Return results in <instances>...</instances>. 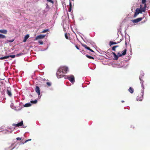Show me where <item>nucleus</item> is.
<instances>
[{"instance_id":"29","label":"nucleus","mask_w":150,"mask_h":150,"mask_svg":"<svg viewBox=\"0 0 150 150\" xmlns=\"http://www.w3.org/2000/svg\"><path fill=\"white\" fill-rule=\"evenodd\" d=\"M23 54V53H19L16 54V56L17 57H19L21 56Z\"/></svg>"},{"instance_id":"19","label":"nucleus","mask_w":150,"mask_h":150,"mask_svg":"<svg viewBox=\"0 0 150 150\" xmlns=\"http://www.w3.org/2000/svg\"><path fill=\"white\" fill-rule=\"evenodd\" d=\"M86 56L88 58L90 59H94V57H92V56H89V55H86Z\"/></svg>"},{"instance_id":"14","label":"nucleus","mask_w":150,"mask_h":150,"mask_svg":"<svg viewBox=\"0 0 150 150\" xmlns=\"http://www.w3.org/2000/svg\"><path fill=\"white\" fill-rule=\"evenodd\" d=\"M127 50L126 49H125L122 51L121 52V54L122 55H125L126 53Z\"/></svg>"},{"instance_id":"18","label":"nucleus","mask_w":150,"mask_h":150,"mask_svg":"<svg viewBox=\"0 0 150 150\" xmlns=\"http://www.w3.org/2000/svg\"><path fill=\"white\" fill-rule=\"evenodd\" d=\"M8 58V57L6 56L4 57H2L0 58V59H6Z\"/></svg>"},{"instance_id":"28","label":"nucleus","mask_w":150,"mask_h":150,"mask_svg":"<svg viewBox=\"0 0 150 150\" xmlns=\"http://www.w3.org/2000/svg\"><path fill=\"white\" fill-rule=\"evenodd\" d=\"M47 84L49 86H50L51 85V83L49 82H47Z\"/></svg>"},{"instance_id":"24","label":"nucleus","mask_w":150,"mask_h":150,"mask_svg":"<svg viewBox=\"0 0 150 150\" xmlns=\"http://www.w3.org/2000/svg\"><path fill=\"white\" fill-rule=\"evenodd\" d=\"M82 46H83V47H84V48H85L86 49H87V48H88V47L86 45L82 44Z\"/></svg>"},{"instance_id":"34","label":"nucleus","mask_w":150,"mask_h":150,"mask_svg":"<svg viewBox=\"0 0 150 150\" xmlns=\"http://www.w3.org/2000/svg\"><path fill=\"white\" fill-rule=\"evenodd\" d=\"M13 103H11L10 105L11 107L13 109Z\"/></svg>"},{"instance_id":"3","label":"nucleus","mask_w":150,"mask_h":150,"mask_svg":"<svg viewBox=\"0 0 150 150\" xmlns=\"http://www.w3.org/2000/svg\"><path fill=\"white\" fill-rule=\"evenodd\" d=\"M144 88H142V90L140 95H139L137 98V101H141L143 99L144 94Z\"/></svg>"},{"instance_id":"8","label":"nucleus","mask_w":150,"mask_h":150,"mask_svg":"<svg viewBox=\"0 0 150 150\" xmlns=\"http://www.w3.org/2000/svg\"><path fill=\"white\" fill-rule=\"evenodd\" d=\"M35 91L37 93L38 95H40V91L39 87L38 86H36L35 88Z\"/></svg>"},{"instance_id":"41","label":"nucleus","mask_w":150,"mask_h":150,"mask_svg":"<svg viewBox=\"0 0 150 150\" xmlns=\"http://www.w3.org/2000/svg\"><path fill=\"white\" fill-rule=\"evenodd\" d=\"M121 102H122V103H124V102H125L124 101V100H122L121 101Z\"/></svg>"},{"instance_id":"42","label":"nucleus","mask_w":150,"mask_h":150,"mask_svg":"<svg viewBox=\"0 0 150 150\" xmlns=\"http://www.w3.org/2000/svg\"><path fill=\"white\" fill-rule=\"evenodd\" d=\"M125 44L126 45V44H127V42H126V40H125Z\"/></svg>"},{"instance_id":"35","label":"nucleus","mask_w":150,"mask_h":150,"mask_svg":"<svg viewBox=\"0 0 150 150\" xmlns=\"http://www.w3.org/2000/svg\"><path fill=\"white\" fill-rule=\"evenodd\" d=\"M31 139H30L27 140H26L25 142V143H26L28 141L31 140Z\"/></svg>"},{"instance_id":"36","label":"nucleus","mask_w":150,"mask_h":150,"mask_svg":"<svg viewBox=\"0 0 150 150\" xmlns=\"http://www.w3.org/2000/svg\"><path fill=\"white\" fill-rule=\"evenodd\" d=\"M14 40H8V41L9 42H13L14 41Z\"/></svg>"},{"instance_id":"20","label":"nucleus","mask_w":150,"mask_h":150,"mask_svg":"<svg viewBox=\"0 0 150 150\" xmlns=\"http://www.w3.org/2000/svg\"><path fill=\"white\" fill-rule=\"evenodd\" d=\"M37 100H35L34 101L31 100L30 101L31 103H32L33 104H36L37 103Z\"/></svg>"},{"instance_id":"27","label":"nucleus","mask_w":150,"mask_h":150,"mask_svg":"<svg viewBox=\"0 0 150 150\" xmlns=\"http://www.w3.org/2000/svg\"><path fill=\"white\" fill-rule=\"evenodd\" d=\"M12 125L13 126H15L16 127H18V123L17 124H12Z\"/></svg>"},{"instance_id":"2","label":"nucleus","mask_w":150,"mask_h":150,"mask_svg":"<svg viewBox=\"0 0 150 150\" xmlns=\"http://www.w3.org/2000/svg\"><path fill=\"white\" fill-rule=\"evenodd\" d=\"M146 0H142V4L140 5V7L136 9L134 17H136L139 13H142V12L145 11L146 8Z\"/></svg>"},{"instance_id":"16","label":"nucleus","mask_w":150,"mask_h":150,"mask_svg":"<svg viewBox=\"0 0 150 150\" xmlns=\"http://www.w3.org/2000/svg\"><path fill=\"white\" fill-rule=\"evenodd\" d=\"M6 38V36L3 34H0V38Z\"/></svg>"},{"instance_id":"43","label":"nucleus","mask_w":150,"mask_h":150,"mask_svg":"<svg viewBox=\"0 0 150 150\" xmlns=\"http://www.w3.org/2000/svg\"><path fill=\"white\" fill-rule=\"evenodd\" d=\"M14 147H13V148H12L11 149V150H12V149H14Z\"/></svg>"},{"instance_id":"12","label":"nucleus","mask_w":150,"mask_h":150,"mask_svg":"<svg viewBox=\"0 0 150 150\" xmlns=\"http://www.w3.org/2000/svg\"><path fill=\"white\" fill-rule=\"evenodd\" d=\"M112 54L114 56V59L115 60H117L118 59L117 55L115 52H113Z\"/></svg>"},{"instance_id":"4","label":"nucleus","mask_w":150,"mask_h":150,"mask_svg":"<svg viewBox=\"0 0 150 150\" xmlns=\"http://www.w3.org/2000/svg\"><path fill=\"white\" fill-rule=\"evenodd\" d=\"M144 74L143 72V71H141V75L139 77V79L140 81V83L141 84V86L142 88H144V85H143L144 81H143L142 78L144 76Z\"/></svg>"},{"instance_id":"44","label":"nucleus","mask_w":150,"mask_h":150,"mask_svg":"<svg viewBox=\"0 0 150 150\" xmlns=\"http://www.w3.org/2000/svg\"><path fill=\"white\" fill-rule=\"evenodd\" d=\"M72 1H73L74 0H72Z\"/></svg>"},{"instance_id":"6","label":"nucleus","mask_w":150,"mask_h":150,"mask_svg":"<svg viewBox=\"0 0 150 150\" xmlns=\"http://www.w3.org/2000/svg\"><path fill=\"white\" fill-rule=\"evenodd\" d=\"M142 19V18H139L137 19L132 20L133 23H138L141 21Z\"/></svg>"},{"instance_id":"40","label":"nucleus","mask_w":150,"mask_h":150,"mask_svg":"<svg viewBox=\"0 0 150 150\" xmlns=\"http://www.w3.org/2000/svg\"><path fill=\"white\" fill-rule=\"evenodd\" d=\"M71 42L72 44H74V43L72 41H71Z\"/></svg>"},{"instance_id":"37","label":"nucleus","mask_w":150,"mask_h":150,"mask_svg":"<svg viewBox=\"0 0 150 150\" xmlns=\"http://www.w3.org/2000/svg\"><path fill=\"white\" fill-rule=\"evenodd\" d=\"M16 139L17 140H21V138L20 137H18V138H16Z\"/></svg>"},{"instance_id":"23","label":"nucleus","mask_w":150,"mask_h":150,"mask_svg":"<svg viewBox=\"0 0 150 150\" xmlns=\"http://www.w3.org/2000/svg\"><path fill=\"white\" fill-rule=\"evenodd\" d=\"M7 57H8V58L9 57H11L12 58H14L15 57V55H10L9 56H7Z\"/></svg>"},{"instance_id":"17","label":"nucleus","mask_w":150,"mask_h":150,"mask_svg":"<svg viewBox=\"0 0 150 150\" xmlns=\"http://www.w3.org/2000/svg\"><path fill=\"white\" fill-rule=\"evenodd\" d=\"M116 44V43L114 42H113V41H110V42L109 44L110 46H111V45H115V44Z\"/></svg>"},{"instance_id":"5","label":"nucleus","mask_w":150,"mask_h":150,"mask_svg":"<svg viewBox=\"0 0 150 150\" xmlns=\"http://www.w3.org/2000/svg\"><path fill=\"white\" fill-rule=\"evenodd\" d=\"M45 36V35H40L37 36L35 38V40H37L39 39H43Z\"/></svg>"},{"instance_id":"22","label":"nucleus","mask_w":150,"mask_h":150,"mask_svg":"<svg viewBox=\"0 0 150 150\" xmlns=\"http://www.w3.org/2000/svg\"><path fill=\"white\" fill-rule=\"evenodd\" d=\"M122 56V54L120 53V52H118L117 54V56L118 58V57H121V56Z\"/></svg>"},{"instance_id":"31","label":"nucleus","mask_w":150,"mask_h":150,"mask_svg":"<svg viewBox=\"0 0 150 150\" xmlns=\"http://www.w3.org/2000/svg\"><path fill=\"white\" fill-rule=\"evenodd\" d=\"M87 50H90V51H91V52H94V51L93 50H92L89 47H88V48H87Z\"/></svg>"},{"instance_id":"1","label":"nucleus","mask_w":150,"mask_h":150,"mask_svg":"<svg viewBox=\"0 0 150 150\" xmlns=\"http://www.w3.org/2000/svg\"><path fill=\"white\" fill-rule=\"evenodd\" d=\"M68 68L65 66L60 67L57 71L56 75L58 78H61L64 76L65 79H69L70 82L73 83L75 81L74 77L73 75L64 76V75L69 71Z\"/></svg>"},{"instance_id":"25","label":"nucleus","mask_w":150,"mask_h":150,"mask_svg":"<svg viewBox=\"0 0 150 150\" xmlns=\"http://www.w3.org/2000/svg\"><path fill=\"white\" fill-rule=\"evenodd\" d=\"M117 47V46H114L112 48V50L113 51H115V48Z\"/></svg>"},{"instance_id":"15","label":"nucleus","mask_w":150,"mask_h":150,"mask_svg":"<svg viewBox=\"0 0 150 150\" xmlns=\"http://www.w3.org/2000/svg\"><path fill=\"white\" fill-rule=\"evenodd\" d=\"M18 126L20 127L22 126L23 125V121H21L20 122L18 123Z\"/></svg>"},{"instance_id":"7","label":"nucleus","mask_w":150,"mask_h":150,"mask_svg":"<svg viewBox=\"0 0 150 150\" xmlns=\"http://www.w3.org/2000/svg\"><path fill=\"white\" fill-rule=\"evenodd\" d=\"M6 93L9 96H11L12 93H11V89L10 87H8L7 88Z\"/></svg>"},{"instance_id":"13","label":"nucleus","mask_w":150,"mask_h":150,"mask_svg":"<svg viewBox=\"0 0 150 150\" xmlns=\"http://www.w3.org/2000/svg\"><path fill=\"white\" fill-rule=\"evenodd\" d=\"M128 91L131 93H132L134 92V89L132 87H130Z\"/></svg>"},{"instance_id":"9","label":"nucleus","mask_w":150,"mask_h":150,"mask_svg":"<svg viewBox=\"0 0 150 150\" xmlns=\"http://www.w3.org/2000/svg\"><path fill=\"white\" fill-rule=\"evenodd\" d=\"M0 33L4 34H6L7 33V31L6 30H0Z\"/></svg>"},{"instance_id":"26","label":"nucleus","mask_w":150,"mask_h":150,"mask_svg":"<svg viewBox=\"0 0 150 150\" xmlns=\"http://www.w3.org/2000/svg\"><path fill=\"white\" fill-rule=\"evenodd\" d=\"M38 42L40 45H42L43 43V42L42 41L39 40Z\"/></svg>"},{"instance_id":"21","label":"nucleus","mask_w":150,"mask_h":150,"mask_svg":"<svg viewBox=\"0 0 150 150\" xmlns=\"http://www.w3.org/2000/svg\"><path fill=\"white\" fill-rule=\"evenodd\" d=\"M49 31V29H45V30H43L42 32L41 33H45L47 32H48V31Z\"/></svg>"},{"instance_id":"38","label":"nucleus","mask_w":150,"mask_h":150,"mask_svg":"<svg viewBox=\"0 0 150 150\" xmlns=\"http://www.w3.org/2000/svg\"><path fill=\"white\" fill-rule=\"evenodd\" d=\"M75 47H76V49H77L79 50V47L77 45H76L75 46Z\"/></svg>"},{"instance_id":"30","label":"nucleus","mask_w":150,"mask_h":150,"mask_svg":"<svg viewBox=\"0 0 150 150\" xmlns=\"http://www.w3.org/2000/svg\"><path fill=\"white\" fill-rule=\"evenodd\" d=\"M47 1L53 4L54 2L52 0H47Z\"/></svg>"},{"instance_id":"32","label":"nucleus","mask_w":150,"mask_h":150,"mask_svg":"<svg viewBox=\"0 0 150 150\" xmlns=\"http://www.w3.org/2000/svg\"><path fill=\"white\" fill-rule=\"evenodd\" d=\"M69 6H70V11H71V2H70H70H69Z\"/></svg>"},{"instance_id":"11","label":"nucleus","mask_w":150,"mask_h":150,"mask_svg":"<svg viewBox=\"0 0 150 150\" xmlns=\"http://www.w3.org/2000/svg\"><path fill=\"white\" fill-rule=\"evenodd\" d=\"M29 37V35H26L24 37V39L23 40V42H25L27 40V39Z\"/></svg>"},{"instance_id":"33","label":"nucleus","mask_w":150,"mask_h":150,"mask_svg":"<svg viewBox=\"0 0 150 150\" xmlns=\"http://www.w3.org/2000/svg\"><path fill=\"white\" fill-rule=\"evenodd\" d=\"M65 38L67 39H68V37L67 34L65 33Z\"/></svg>"},{"instance_id":"39","label":"nucleus","mask_w":150,"mask_h":150,"mask_svg":"<svg viewBox=\"0 0 150 150\" xmlns=\"http://www.w3.org/2000/svg\"><path fill=\"white\" fill-rule=\"evenodd\" d=\"M90 43H91V44H93V43H94V42H90Z\"/></svg>"},{"instance_id":"10","label":"nucleus","mask_w":150,"mask_h":150,"mask_svg":"<svg viewBox=\"0 0 150 150\" xmlns=\"http://www.w3.org/2000/svg\"><path fill=\"white\" fill-rule=\"evenodd\" d=\"M31 105V103H26L24 105V106L25 107H30Z\"/></svg>"}]
</instances>
